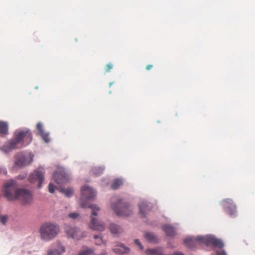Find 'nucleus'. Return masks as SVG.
<instances>
[{
	"label": "nucleus",
	"mask_w": 255,
	"mask_h": 255,
	"mask_svg": "<svg viewBox=\"0 0 255 255\" xmlns=\"http://www.w3.org/2000/svg\"><path fill=\"white\" fill-rule=\"evenodd\" d=\"M174 255H183L182 254L179 253H175Z\"/></svg>",
	"instance_id": "e433bc0d"
},
{
	"label": "nucleus",
	"mask_w": 255,
	"mask_h": 255,
	"mask_svg": "<svg viewBox=\"0 0 255 255\" xmlns=\"http://www.w3.org/2000/svg\"><path fill=\"white\" fill-rule=\"evenodd\" d=\"M44 174L43 168L39 167L30 174L28 180L31 183H37L38 188H40L44 180Z\"/></svg>",
	"instance_id": "0eeeda50"
},
{
	"label": "nucleus",
	"mask_w": 255,
	"mask_h": 255,
	"mask_svg": "<svg viewBox=\"0 0 255 255\" xmlns=\"http://www.w3.org/2000/svg\"><path fill=\"white\" fill-rule=\"evenodd\" d=\"M144 238L149 243L156 244L158 242V238L154 234L147 232L144 234Z\"/></svg>",
	"instance_id": "dca6fc26"
},
{
	"label": "nucleus",
	"mask_w": 255,
	"mask_h": 255,
	"mask_svg": "<svg viewBox=\"0 0 255 255\" xmlns=\"http://www.w3.org/2000/svg\"><path fill=\"white\" fill-rule=\"evenodd\" d=\"M18 185L16 181L11 180L5 183L4 195L9 201L19 199L23 204H30L33 201V196L30 191L24 189H16Z\"/></svg>",
	"instance_id": "f257e3e1"
},
{
	"label": "nucleus",
	"mask_w": 255,
	"mask_h": 255,
	"mask_svg": "<svg viewBox=\"0 0 255 255\" xmlns=\"http://www.w3.org/2000/svg\"><path fill=\"white\" fill-rule=\"evenodd\" d=\"M139 208L140 214L142 217H144L151 210L150 207L148 205L147 203L144 202L139 205Z\"/></svg>",
	"instance_id": "4468645a"
},
{
	"label": "nucleus",
	"mask_w": 255,
	"mask_h": 255,
	"mask_svg": "<svg viewBox=\"0 0 255 255\" xmlns=\"http://www.w3.org/2000/svg\"><path fill=\"white\" fill-rule=\"evenodd\" d=\"M55 186L54 185H53L52 183L49 184L48 190L50 193H53L55 191Z\"/></svg>",
	"instance_id": "cd10ccee"
},
{
	"label": "nucleus",
	"mask_w": 255,
	"mask_h": 255,
	"mask_svg": "<svg viewBox=\"0 0 255 255\" xmlns=\"http://www.w3.org/2000/svg\"><path fill=\"white\" fill-rule=\"evenodd\" d=\"M100 237H99L98 235H94V238L95 239V240H98V239H99Z\"/></svg>",
	"instance_id": "c9c22d12"
},
{
	"label": "nucleus",
	"mask_w": 255,
	"mask_h": 255,
	"mask_svg": "<svg viewBox=\"0 0 255 255\" xmlns=\"http://www.w3.org/2000/svg\"><path fill=\"white\" fill-rule=\"evenodd\" d=\"M113 234H116L122 232V229L118 225L113 224Z\"/></svg>",
	"instance_id": "b1692460"
},
{
	"label": "nucleus",
	"mask_w": 255,
	"mask_h": 255,
	"mask_svg": "<svg viewBox=\"0 0 255 255\" xmlns=\"http://www.w3.org/2000/svg\"><path fill=\"white\" fill-rule=\"evenodd\" d=\"M93 251L90 248H85L81 250L78 255H90L92 254Z\"/></svg>",
	"instance_id": "5701e85b"
},
{
	"label": "nucleus",
	"mask_w": 255,
	"mask_h": 255,
	"mask_svg": "<svg viewBox=\"0 0 255 255\" xmlns=\"http://www.w3.org/2000/svg\"><path fill=\"white\" fill-rule=\"evenodd\" d=\"M103 241L102 238H100L98 239V241L96 242L95 244L96 245H101L103 243Z\"/></svg>",
	"instance_id": "7c9ffc66"
},
{
	"label": "nucleus",
	"mask_w": 255,
	"mask_h": 255,
	"mask_svg": "<svg viewBox=\"0 0 255 255\" xmlns=\"http://www.w3.org/2000/svg\"><path fill=\"white\" fill-rule=\"evenodd\" d=\"M217 254L218 255H226V253L223 251L221 252H218Z\"/></svg>",
	"instance_id": "473e14b6"
},
{
	"label": "nucleus",
	"mask_w": 255,
	"mask_h": 255,
	"mask_svg": "<svg viewBox=\"0 0 255 255\" xmlns=\"http://www.w3.org/2000/svg\"><path fill=\"white\" fill-rule=\"evenodd\" d=\"M67 235L75 240H79L85 237L87 234L76 227H68L65 229Z\"/></svg>",
	"instance_id": "6e6552de"
},
{
	"label": "nucleus",
	"mask_w": 255,
	"mask_h": 255,
	"mask_svg": "<svg viewBox=\"0 0 255 255\" xmlns=\"http://www.w3.org/2000/svg\"><path fill=\"white\" fill-rule=\"evenodd\" d=\"M163 230L168 236L173 237L175 235V231L173 227L170 225H165L162 227Z\"/></svg>",
	"instance_id": "f3484780"
},
{
	"label": "nucleus",
	"mask_w": 255,
	"mask_h": 255,
	"mask_svg": "<svg viewBox=\"0 0 255 255\" xmlns=\"http://www.w3.org/2000/svg\"><path fill=\"white\" fill-rule=\"evenodd\" d=\"M79 216V214L77 213H72L69 215V217L72 219H76Z\"/></svg>",
	"instance_id": "c85d7f7f"
},
{
	"label": "nucleus",
	"mask_w": 255,
	"mask_h": 255,
	"mask_svg": "<svg viewBox=\"0 0 255 255\" xmlns=\"http://www.w3.org/2000/svg\"><path fill=\"white\" fill-rule=\"evenodd\" d=\"M112 68V65L111 64H109L107 65L106 68V72H109L110 71L111 69Z\"/></svg>",
	"instance_id": "2f4dec72"
},
{
	"label": "nucleus",
	"mask_w": 255,
	"mask_h": 255,
	"mask_svg": "<svg viewBox=\"0 0 255 255\" xmlns=\"http://www.w3.org/2000/svg\"><path fill=\"white\" fill-rule=\"evenodd\" d=\"M37 129L38 130L39 134H40L42 132H44V129L43 128V125L41 123H38L36 126Z\"/></svg>",
	"instance_id": "a878e982"
},
{
	"label": "nucleus",
	"mask_w": 255,
	"mask_h": 255,
	"mask_svg": "<svg viewBox=\"0 0 255 255\" xmlns=\"http://www.w3.org/2000/svg\"><path fill=\"white\" fill-rule=\"evenodd\" d=\"M53 178L55 182L58 184L66 183L68 180V177L64 172L56 171L54 173Z\"/></svg>",
	"instance_id": "ddd939ff"
},
{
	"label": "nucleus",
	"mask_w": 255,
	"mask_h": 255,
	"mask_svg": "<svg viewBox=\"0 0 255 255\" xmlns=\"http://www.w3.org/2000/svg\"><path fill=\"white\" fill-rule=\"evenodd\" d=\"M1 168H0V173L1 172Z\"/></svg>",
	"instance_id": "4c0bfd02"
},
{
	"label": "nucleus",
	"mask_w": 255,
	"mask_h": 255,
	"mask_svg": "<svg viewBox=\"0 0 255 255\" xmlns=\"http://www.w3.org/2000/svg\"><path fill=\"white\" fill-rule=\"evenodd\" d=\"M114 210L119 216H128L131 213V208L127 202L120 200L114 206Z\"/></svg>",
	"instance_id": "423d86ee"
},
{
	"label": "nucleus",
	"mask_w": 255,
	"mask_h": 255,
	"mask_svg": "<svg viewBox=\"0 0 255 255\" xmlns=\"http://www.w3.org/2000/svg\"><path fill=\"white\" fill-rule=\"evenodd\" d=\"M25 177H26L25 175H23V176L19 175V176H18V178L22 180V179L25 178Z\"/></svg>",
	"instance_id": "f704fd0d"
},
{
	"label": "nucleus",
	"mask_w": 255,
	"mask_h": 255,
	"mask_svg": "<svg viewBox=\"0 0 255 255\" xmlns=\"http://www.w3.org/2000/svg\"><path fill=\"white\" fill-rule=\"evenodd\" d=\"M8 132L7 123L5 122L0 121V134L7 135Z\"/></svg>",
	"instance_id": "6ab92c4d"
},
{
	"label": "nucleus",
	"mask_w": 255,
	"mask_h": 255,
	"mask_svg": "<svg viewBox=\"0 0 255 255\" xmlns=\"http://www.w3.org/2000/svg\"><path fill=\"white\" fill-rule=\"evenodd\" d=\"M32 140V135L29 130H17L13 138L6 144L2 146L1 150L6 153L9 152L13 149L20 148L28 145Z\"/></svg>",
	"instance_id": "f03ea898"
},
{
	"label": "nucleus",
	"mask_w": 255,
	"mask_h": 255,
	"mask_svg": "<svg viewBox=\"0 0 255 255\" xmlns=\"http://www.w3.org/2000/svg\"><path fill=\"white\" fill-rule=\"evenodd\" d=\"M103 255H106V254H104Z\"/></svg>",
	"instance_id": "58836bf2"
},
{
	"label": "nucleus",
	"mask_w": 255,
	"mask_h": 255,
	"mask_svg": "<svg viewBox=\"0 0 255 255\" xmlns=\"http://www.w3.org/2000/svg\"><path fill=\"white\" fill-rule=\"evenodd\" d=\"M33 160L32 157L25 155L22 153L17 154L15 157L14 163L18 167H22L30 164Z\"/></svg>",
	"instance_id": "1a4fd4ad"
},
{
	"label": "nucleus",
	"mask_w": 255,
	"mask_h": 255,
	"mask_svg": "<svg viewBox=\"0 0 255 255\" xmlns=\"http://www.w3.org/2000/svg\"><path fill=\"white\" fill-rule=\"evenodd\" d=\"M146 253L148 255H164L163 250L160 248L153 249H148Z\"/></svg>",
	"instance_id": "a211bd4d"
},
{
	"label": "nucleus",
	"mask_w": 255,
	"mask_h": 255,
	"mask_svg": "<svg viewBox=\"0 0 255 255\" xmlns=\"http://www.w3.org/2000/svg\"><path fill=\"white\" fill-rule=\"evenodd\" d=\"M61 192L63 193L66 196L68 197H71L73 194V189L72 188H67L66 189H62Z\"/></svg>",
	"instance_id": "4be33fe9"
},
{
	"label": "nucleus",
	"mask_w": 255,
	"mask_h": 255,
	"mask_svg": "<svg viewBox=\"0 0 255 255\" xmlns=\"http://www.w3.org/2000/svg\"><path fill=\"white\" fill-rule=\"evenodd\" d=\"M194 243L198 244H204L207 246H213L219 248H222L224 247V244L221 240L212 236H198L196 238H187L184 240V243L190 248L194 247Z\"/></svg>",
	"instance_id": "20e7f679"
},
{
	"label": "nucleus",
	"mask_w": 255,
	"mask_h": 255,
	"mask_svg": "<svg viewBox=\"0 0 255 255\" xmlns=\"http://www.w3.org/2000/svg\"><path fill=\"white\" fill-rule=\"evenodd\" d=\"M59 232V227L57 224L49 222L42 224L39 230L41 239L46 242L56 238Z\"/></svg>",
	"instance_id": "39448f33"
},
{
	"label": "nucleus",
	"mask_w": 255,
	"mask_h": 255,
	"mask_svg": "<svg viewBox=\"0 0 255 255\" xmlns=\"http://www.w3.org/2000/svg\"><path fill=\"white\" fill-rule=\"evenodd\" d=\"M89 227L92 230L102 232L105 229V224L98 221L96 218L92 217L89 224Z\"/></svg>",
	"instance_id": "f8f14e48"
},
{
	"label": "nucleus",
	"mask_w": 255,
	"mask_h": 255,
	"mask_svg": "<svg viewBox=\"0 0 255 255\" xmlns=\"http://www.w3.org/2000/svg\"><path fill=\"white\" fill-rule=\"evenodd\" d=\"M134 243L137 245L138 246H139V247H140V249L141 250H143L144 249V247L143 246L141 245V243L139 242V240L138 239H136L134 241Z\"/></svg>",
	"instance_id": "c756f323"
},
{
	"label": "nucleus",
	"mask_w": 255,
	"mask_h": 255,
	"mask_svg": "<svg viewBox=\"0 0 255 255\" xmlns=\"http://www.w3.org/2000/svg\"><path fill=\"white\" fill-rule=\"evenodd\" d=\"M224 208L227 213L230 216L235 215L236 213V206L232 200L226 199L222 201Z\"/></svg>",
	"instance_id": "9d476101"
},
{
	"label": "nucleus",
	"mask_w": 255,
	"mask_h": 255,
	"mask_svg": "<svg viewBox=\"0 0 255 255\" xmlns=\"http://www.w3.org/2000/svg\"><path fill=\"white\" fill-rule=\"evenodd\" d=\"M113 251L117 254L123 255L129 253L130 249L128 247H126L124 245L120 244L118 247L113 249Z\"/></svg>",
	"instance_id": "2eb2a0df"
},
{
	"label": "nucleus",
	"mask_w": 255,
	"mask_h": 255,
	"mask_svg": "<svg viewBox=\"0 0 255 255\" xmlns=\"http://www.w3.org/2000/svg\"><path fill=\"white\" fill-rule=\"evenodd\" d=\"M8 218L6 216H3L0 217V222L3 224H5L7 221Z\"/></svg>",
	"instance_id": "bb28decb"
},
{
	"label": "nucleus",
	"mask_w": 255,
	"mask_h": 255,
	"mask_svg": "<svg viewBox=\"0 0 255 255\" xmlns=\"http://www.w3.org/2000/svg\"><path fill=\"white\" fill-rule=\"evenodd\" d=\"M153 66L152 65H148L146 68L147 70H150L152 68Z\"/></svg>",
	"instance_id": "72a5a7b5"
},
{
	"label": "nucleus",
	"mask_w": 255,
	"mask_h": 255,
	"mask_svg": "<svg viewBox=\"0 0 255 255\" xmlns=\"http://www.w3.org/2000/svg\"><path fill=\"white\" fill-rule=\"evenodd\" d=\"M81 191L82 195L80 199L81 206L83 208H91L92 215L97 216L98 215V212L100 210L99 207L96 204L90 205L85 201V200L94 199L97 195L96 191L91 187L86 185L82 187Z\"/></svg>",
	"instance_id": "7ed1b4c3"
},
{
	"label": "nucleus",
	"mask_w": 255,
	"mask_h": 255,
	"mask_svg": "<svg viewBox=\"0 0 255 255\" xmlns=\"http://www.w3.org/2000/svg\"><path fill=\"white\" fill-rule=\"evenodd\" d=\"M103 170L104 169L101 167H95L92 169L91 173L94 176H98L102 173Z\"/></svg>",
	"instance_id": "412c9836"
},
{
	"label": "nucleus",
	"mask_w": 255,
	"mask_h": 255,
	"mask_svg": "<svg viewBox=\"0 0 255 255\" xmlns=\"http://www.w3.org/2000/svg\"><path fill=\"white\" fill-rule=\"evenodd\" d=\"M39 135L42 137L43 140L46 142L48 143L50 141V138L49 137V133L44 132H42Z\"/></svg>",
	"instance_id": "393cba45"
},
{
	"label": "nucleus",
	"mask_w": 255,
	"mask_h": 255,
	"mask_svg": "<svg viewBox=\"0 0 255 255\" xmlns=\"http://www.w3.org/2000/svg\"><path fill=\"white\" fill-rule=\"evenodd\" d=\"M54 249L47 251V255H62L65 252V248L59 242L53 244Z\"/></svg>",
	"instance_id": "9b49d317"
},
{
	"label": "nucleus",
	"mask_w": 255,
	"mask_h": 255,
	"mask_svg": "<svg viewBox=\"0 0 255 255\" xmlns=\"http://www.w3.org/2000/svg\"><path fill=\"white\" fill-rule=\"evenodd\" d=\"M124 184V179L122 178H116L113 180V189H117Z\"/></svg>",
	"instance_id": "aec40b11"
}]
</instances>
